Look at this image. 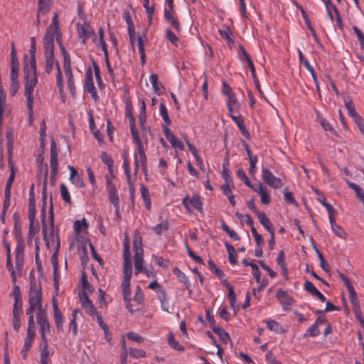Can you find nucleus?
I'll return each instance as SVG.
<instances>
[{
  "label": "nucleus",
  "instance_id": "f257e3e1",
  "mask_svg": "<svg viewBox=\"0 0 364 364\" xmlns=\"http://www.w3.org/2000/svg\"><path fill=\"white\" fill-rule=\"evenodd\" d=\"M41 223L43 239L48 248L55 247L58 251L60 245V237L55 230L53 208L50 210L48 224L46 222V207L41 210Z\"/></svg>",
  "mask_w": 364,
  "mask_h": 364
},
{
  "label": "nucleus",
  "instance_id": "f03ea898",
  "mask_svg": "<svg viewBox=\"0 0 364 364\" xmlns=\"http://www.w3.org/2000/svg\"><path fill=\"white\" fill-rule=\"evenodd\" d=\"M24 95L26 99L27 108L32 112V103H33V92L38 82L36 67L24 66Z\"/></svg>",
  "mask_w": 364,
  "mask_h": 364
},
{
  "label": "nucleus",
  "instance_id": "7ed1b4c3",
  "mask_svg": "<svg viewBox=\"0 0 364 364\" xmlns=\"http://www.w3.org/2000/svg\"><path fill=\"white\" fill-rule=\"evenodd\" d=\"M28 310L37 311V314L46 313L43 308L42 291L40 285L35 282H31L28 291Z\"/></svg>",
  "mask_w": 364,
  "mask_h": 364
},
{
  "label": "nucleus",
  "instance_id": "20e7f679",
  "mask_svg": "<svg viewBox=\"0 0 364 364\" xmlns=\"http://www.w3.org/2000/svg\"><path fill=\"white\" fill-rule=\"evenodd\" d=\"M133 247L134 251V260L135 275H138L140 273H144L147 277H149L151 274V272L144 266V249L141 237H134Z\"/></svg>",
  "mask_w": 364,
  "mask_h": 364
},
{
  "label": "nucleus",
  "instance_id": "39448f33",
  "mask_svg": "<svg viewBox=\"0 0 364 364\" xmlns=\"http://www.w3.org/2000/svg\"><path fill=\"white\" fill-rule=\"evenodd\" d=\"M44 56L46 59L45 71L46 73L50 74L55 66L57 69V84L60 92L63 90V75L60 68L59 63L54 58V48H44Z\"/></svg>",
  "mask_w": 364,
  "mask_h": 364
},
{
  "label": "nucleus",
  "instance_id": "423d86ee",
  "mask_svg": "<svg viewBox=\"0 0 364 364\" xmlns=\"http://www.w3.org/2000/svg\"><path fill=\"white\" fill-rule=\"evenodd\" d=\"M55 38L58 43L61 41V33L59 28L58 15L55 13L50 25L46 30V33L43 38V47L54 48V38Z\"/></svg>",
  "mask_w": 364,
  "mask_h": 364
},
{
  "label": "nucleus",
  "instance_id": "0eeeda50",
  "mask_svg": "<svg viewBox=\"0 0 364 364\" xmlns=\"http://www.w3.org/2000/svg\"><path fill=\"white\" fill-rule=\"evenodd\" d=\"M36 320L39 326V333L41 335L42 343L46 344V343H48L46 338V333H50L51 331V327L47 317V314H36Z\"/></svg>",
  "mask_w": 364,
  "mask_h": 364
},
{
  "label": "nucleus",
  "instance_id": "6e6552de",
  "mask_svg": "<svg viewBox=\"0 0 364 364\" xmlns=\"http://www.w3.org/2000/svg\"><path fill=\"white\" fill-rule=\"evenodd\" d=\"M77 29L78 36L82 40L83 43H85L90 38L94 42H97V36L93 28L87 22L77 23Z\"/></svg>",
  "mask_w": 364,
  "mask_h": 364
},
{
  "label": "nucleus",
  "instance_id": "1a4fd4ad",
  "mask_svg": "<svg viewBox=\"0 0 364 364\" xmlns=\"http://www.w3.org/2000/svg\"><path fill=\"white\" fill-rule=\"evenodd\" d=\"M262 178L266 184L274 189L279 188L283 186L282 179L276 177L271 171L265 167L262 168Z\"/></svg>",
  "mask_w": 364,
  "mask_h": 364
},
{
  "label": "nucleus",
  "instance_id": "9d476101",
  "mask_svg": "<svg viewBox=\"0 0 364 364\" xmlns=\"http://www.w3.org/2000/svg\"><path fill=\"white\" fill-rule=\"evenodd\" d=\"M106 178V188L108 193L109 200L115 208L116 212L119 209V198L118 196L117 191L115 185L112 181L109 176H105Z\"/></svg>",
  "mask_w": 364,
  "mask_h": 364
},
{
  "label": "nucleus",
  "instance_id": "9b49d317",
  "mask_svg": "<svg viewBox=\"0 0 364 364\" xmlns=\"http://www.w3.org/2000/svg\"><path fill=\"white\" fill-rule=\"evenodd\" d=\"M182 203L188 212H192L193 210L201 211L203 209L201 198L198 194H194L191 198L185 196Z\"/></svg>",
  "mask_w": 364,
  "mask_h": 364
},
{
  "label": "nucleus",
  "instance_id": "f8f14e48",
  "mask_svg": "<svg viewBox=\"0 0 364 364\" xmlns=\"http://www.w3.org/2000/svg\"><path fill=\"white\" fill-rule=\"evenodd\" d=\"M50 166L51 169L50 179L55 181V177L58 173V159L56 144L53 139L50 144Z\"/></svg>",
  "mask_w": 364,
  "mask_h": 364
},
{
  "label": "nucleus",
  "instance_id": "ddd939ff",
  "mask_svg": "<svg viewBox=\"0 0 364 364\" xmlns=\"http://www.w3.org/2000/svg\"><path fill=\"white\" fill-rule=\"evenodd\" d=\"M132 276V269H124L123 280L121 284L122 293L124 300H128L131 297L130 280Z\"/></svg>",
  "mask_w": 364,
  "mask_h": 364
},
{
  "label": "nucleus",
  "instance_id": "4468645a",
  "mask_svg": "<svg viewBox=\"0 0 364 364\" xmlns=\"http://www.w3.org/2000/svg\"><path fill=\"white\" fill-rule=\"evenodd\" d=\"M24 249L25 245L23 243V241L21 240H19L16 245L15 252H16V257H15V263H16V268L17 272L21 274V272L23 269V262H24Z\"/></svg>",
  "mask_w": 364,
  "mask_h": 364
},
{
  "label": "nucleus",
  "instance_id": "2eb2a0df",
  "mask_svg": "<svg viewBox=\"0 0 364 364\" xmlns=\"http://www.w3.org/2000/svg\"><path fill=\"white\" fill-rule=\"evenodd\" d=\"M276 296L282 304L284 310L290 309L294 303V299L282 289L277 291Z\"/></svg>",
  "mask_w": 364,
  "mask_h": 364
},
{
  "label": "nucleus",
  "instance_id": "dca6fc26",
  "mask_svg": "<svg viewBox=\"0 0 364 364\" xmlns=\"http://www.w3.org/2000/svg\"><path fill=\"white\" fill-rule=\"evenodd\" d=\"M130 132L133 139V142L136 144V152H141V154H143V152H145L144 146L146 144L141 134H140L139 131L136 128V127L130 128Z\"/></svg>",
  "mask_w": 364,
  "mask_h": 364
},
{
  "label": "nucleus",
  "instance_id": "f3484780",
  "mask_svg": "<svg viewBox=\"0 0 364 364\" xmlns=\"http://www.w3.org/2000/svg\"><path fill=\"white\" fill-rule=\"evenodd\" d=\"M85 89L91 94L95 100L98 99L97 91L93 82V75L91 70H87L85 73Z\"/></svg>",
  "mask_w": 364,
  "mask_h": 364
},
{
  "label": "nucleus",
  "instance_id": "a211bd4d",
  "mask_svg": "<svg viewBox=\"0 0 364 364\" xmlns=\"http://www.w3.org/2000/svg\"><path fill=\"white\" fill-rule=\"evenodd\" d=\"M36 332L26 331V336L24 339L23 348L21 351L22 358L26 360L28 356V353L30 350L35 339Z\"/></svg>",
  "mask_w": 364,
  "mask_h": 364
},
{
  "label": "nucleus",
  "instance_id": "6ab92c4d",
  "mask_svg": "<svg viewBox=\"0 0 364 364\" xmlns=\"http://www.w3.org/2000/svg\"><path fill=\"white\" fill-rule=\"evenodd\" d=\"M134 156L135 173H137L139 166H141L142 168L144 173L146 174L147 171L146 153L143 152V154H141V152H135Z\"/></svg>",
  "mask_w": 364,
  "mask_h": 364
},
{
  "label": "nucleus",
  "instance_id": "aec40b11",
  "mask_svg": "<svg viewBox=\"0 0 364 364\" xmlns=\"http://www.w3.org/2000/svg\"><path fill=\"white\" fill-rule=\"evenodd\" d=\"M261 199V203L264 205H268L271 200L269 191L261 183H259L256 188H253Z\"/></svg>",
  "mask_w": 364,
  "mask_h": 364
},
{
  "label": "nucleus",
  "instance_id": "412c9836",
  "mask_svg": "<svg viewBox=\"0 0 364 364\" xmlns=\"http://www.w3.org/2000/svg\"><path fill=\"white\" fill-rule=\"evenodd\" d=\"M80 310L75 309L71 314L69 323V329L72 331L73 336L76 337L78 333V326L77 321L80 319Z\"/></svg>",
  "mask_w": 364,
  "mask_h": 364
},
{
  "label": "nucleus",
  "instance_id": "4be33fe9",
  "mask_svg": "<svg viewBox=\"0 0 364 364\" xmlns=\"http://www.w3.org/2000/svg\"><path fill=\"white\" fill-rule=\"evenodd\" d=\"M68 168L70 171V181H71V183L74 184L77 188L84 187V182L82 181V178L78 173L77 171L71 166H68Z\"/></svg>",
  "mask_w": 364,
  "mask_h": 364
},
{
  "label": "nucleus",
  "instance_id": "5701e85b",
  "mask_svg": "<svg viewBox=\"0 0 364 364\" xmlns=\"http://www.w3.org/2000/svg\"><path fill=\"white\" fill-rule=\"evenodd\" d=\"M164 18L165 20L172 26L177 32H180L181 31V23L178 20L175 18L173 16V11H166L164 10Z\"/></svg>",
  "mask_w": 364,
  "mask_h": 364
},
{
  "label": "nucleus",
  "instance_id": "b1692460",
  "mask_svg": "<svg viewBox=\"0 0 364 364\" xmlns=\"http://www.w3.org/2000/svg\"><path fill=\"white\" fill-rule=\"evenodd\" d=\"M298 54L300 63L303 64L305 68L311 73L314 82L317 83V77L313 66H311L308 60L304 58L300 50H298Z\"/></svg>",
  "mask_w": 364,
  "mask_h": 364
},
{
  "label": "nucleus",
  "instance_id": "393cba45",
  "mask_svg": "<svg viewBox=\"0 0 364 364\" xmlns=\"http://www.w3.org/2000/svg\"><path fill=\"white\" fill-rule=\"evenodd\" d=\"M48 343H42L40 347L41 351V364H49L50 363V356L53 354L48 349Z\"/></svg>",
  "mask_w": 364,
  "mask_h": 364
},
{
  "label": "nucleus",
  "instance_id": "a878e982",
  "mask_svg": "<svg viewBox=\"0 0 364 364\" xmlns=\"http://www.w3.org/2000/svg\"><path fill=\"white\" fill-rule=\"evenodd\" d=\"M257 218L263 227L270 233L274 231L272 223L267 217L266 214L262 211H257Z\"/></svg>",
  "mask_w": 364,
  "mask_h": 364
},
{
  "label": "nucleus",
  "instance_id": "bb28decb",
  "mask_svg": "<svg viewBox=\"0 0 364 364\" xmlns=\"http://www.w3.org/2000/svg\"><path fill=\"white\" fill-rule=\"evenodd\" d=\"M165 136L167 140L170 142L173 148L175 149H178L180 151H183L184 149V145L183 142L178 139L174 134L172 133H165Z\"/></svg>",
  "mask_w": 364,
  "mask_h": 364
},
{
  "label": "nucleus",
  "instance_id": "cd10ccee",
  "mask_svg": "<svg viewBox=\"0 0 364 364\" xmlns=\"http://www.w3.org/2000/svg\"><path fill=\"white\" fill-rule=\"evenodd\" d=\"M124 269H132L131 255L129 252V244L128 241L124 242Z\"/></svg>",
  "mask_w": 364,
  "mask_h": 364
},
{
  "label": "nucleus",
  "instance_id": "c85d7f7f",
  "mask_svg": "<svg viewBox=\"0 0 364 364\" xmlns=\"http://www.w3.org/2000/svg\"><path fill=\"white\" fill-rule=\"evenodd\" d=\"M267 327L271 331L276 333L281 334L285 333L283 327L277 321L272 319H267L265 321Z\"/></svg>",
  "mask_w": 364,
  "mask_h": 364
},
{
  "label": "nucleus",
  "instance_id": "c756f323",
  "mask_svg": "<svg viewBox=\"0 0 364 364\" xmlns=\"http://www.w3.org/2000/svg\"><path fill=\"white\" fill-rule=\"evenodd\" d=\"M31 60L28 63L25 64L24 66L27 67H36V43L34 37L31 38Z\"/></svg>",
  "mask_w": 364,
  "mask_h": 364
},
{
  "label": "nucleus",
  "instance_id": "7c9ffc66",
  "mask_svg": "<svg viewBox=\"0 0 364 364\" xmlns=\"http://www.w3.org/2000/svg\"><path fill=\"white\" fill-rule=\"evenodd\" d=\"M50 0H39L38 10V20L39 21L41 15L46 14L50 10Z\"/></svg>",
  "mask_w": 364,
  "mask_h": 364
},
{
  "label": "nucleus",
  "instance_id": "2f4dec72",
  "mask_svg": "<svg viewBox=\"0 0 364 364\" xmlns=\"http://www.w3.org/2000/svg\"><path fill=\"white\" fill-rule=\"evenodd\" d=\"M140 191L145 207L147 210H150L151 207V201L148 188L144 185H141Z\"/></svg>",
  "mask_w": 364,
  "mask_h": 364
},
{
  "label": "nucleus",
  "instance_id": "473e14b6",
  "mask_svg": "<svg viewBox=\"0 0 364 364\" xmlns=\"http://www.w3.org/2000/svg\"><path fill=\"white\" fill-rule=\"evenodd\" d=\"M230 117L234 121V122L237 124L238 128L240 129L242 134L245 136H247L249 135V133L247 130L245 128V123L243 119L241 117V116H235L233 114L230 115Z\"/></svg>",
  "mask_w": 364,
  "mask_h": 364
},
{
  "label": "nucleus",
  "instance_id": "72a5a7b5",
  "mask_svg": "<svg viewBox=\"0 0 364 364\" xmlns=\"http://www.w3.org/2000/svg\"><path fill=\"white\" fill-rule=\"evenodd\" d=\"M32 213L33 215H36L34 184L31 186L29 190L28 215H31Z\"/></svg>",
  "mask_w": 364,
  "mask_h": 364
},
{
  "label": "nucleus",
  "instance_id": "f704fd0d",
  "mask_svg": "<svg viewBox=\"0 0 364 364\" xmlns=\"http://www.w3.org/2000/svg\"><path fill=\"white\" fill-rule=\"evenodd\" d=\"M158 298L161 303V308L163 311L169 312V304L166 293L163 289H160Z\"/></svg>",
  "mask_w": 364,
  "mask_h": 364
},
{
  "label": "nucleus",
  "instance_id": "c9c22d12",
  "mask_svg": "<svg viewBox=\"0 0 364 364\" xmlns=\"http://www.w3.org/2000/svg\"><path fill=\"white\" fill-rule=\"evenodd\" d=\"M231 186L232 185L223 184L221 186V189L223 192V194L227 196V198H228L230 203L232 206H234V205H235V196L232 193Z\"/></svg>",
  "mask_w": 364,
  "mask_h": 364
},
{
  "label": "nucleus",
  "instance_id": "e433bc0d",
  "mask_svg": "<svg viewBox=\"0 0 364 364\" xmlns=\"http://www.w3.org/2000/svg\"><path fill=\"white\" fill-rule=\"evenodd\" d=\"M345 107L348 111V115L354 120L360 116L355 111L353 103L351 100H345Z\"/></svg>",
  "mask_w": 364,
  "mask_h": 364
},
{
  "label": "nucleus",
  "instance_id": "4c0bfd02",
  "mask_svg": "<svg viewBox=\"0 0 364 364\" xmlns=\"http://www.w3.org/2000/svg\"><path fill=\"white\" fill-rule=\"evenodd\" d=\"M227 288L228 289V299L230 300V306L234 311H237L238 306L235 305L236 294L234 291L233 287L230 284H227Z\"/></svg>",
  "mask_w": 364,
  "mask_h": 364
},
{
  "label": "nucleus",
  "instance_id": "58836bf2",
  "mask_svg": "<svg viewBox=\"0 0 364 364\" xmlns=\"http://www.w3.org/2000/svg\"><path fill=\"white\" fill-rule=\"evenodd\" d=\"M225 247L228 252V259L231 264L235 265L237 264V253L234 247L229 243H225Z\"/></svg>",
  "mask_w": 364,
  "mask_h": 364
},
{
  "label": "nucleus",
  "instance_id": "ea45409f",
  "mask_svg": "<svg viewBox=\"0 0 364 364\" xmlns=\"http://www.w3.org/2000/svg\"><path fill=\"white\" fill-rule=\"evenodd\" d=\"M348 294H349V297H350L353 308L355 311V315L358 318V314L360 313V306H359V301L358 299L355 290L353 291Z\"/></svg>",
  "mask_w": 364,
  "mask_h": 364
},
{
  "label": "nucleus",
  "instance_id": "a19ab883",
  "mask_svg": "<svg viewBox=\"0 0 364 364\" xmlns=\"http://www.w3.org/2000/svg\"><path fill=\"white\" fill-rule=\"evenodd\" d=\"M317 119L321 126L323 128L324 130L328 131L334 135H337L336 131L333 128L332 125L328 122H327L319 114H318Z\"/></svg>",
  "mask_w": 364,
  "mask_h": 364
},
{
  "label": "nucleus",
  "instance_id": "79ce46f5",
  "mask_svg": "<svg viewBox=\"0 0 364 364\" xmlns=\"http://www.w3.org/2000/svg\"><path fill=\"white\" fill-rule=\"evenodd\" d=\"M89 124H90V128L95 136V138L99 141V142H101L102 141V139H103V136L102 134H101V132H100L99 129H97L96 127H95V122H94V119L92 118V117H90V120H89Z\"/></svg>",
  "mask_w": 364,
  "mask_h": 364
},
{
  "label": "nucleus",
  "instance_id": "37998d69",
  "mask_svg": "<svg viewBox=\"0 0 364 364\" xmlns=\"http://www.w3.org/2000/svg\"><path fill=\"white\" fill-rule=\"evenodd\" d=\"M169 224L167 220H163L153 228V230L157 235H161L168 229Z\"/></svg>",
  "mask_w": 364,
  "mask_h": 364
},
{
  "label": "nucleus",
  "instance_id": "c03bdc74",
  "mask_svg": "<svg viewBox=\"0 0 364 364\" xmlns=\"http://www.w3.org/2000/svg\"><path fill=\"white\" fill-rule=\"evenodd\" d=\"M218 32L220 33V37L226 40L229 44L233 43V40L231 37L232 33L228 27L225 26L222 28H220L218 30Z\"/></svg>",
  "mask_w": 364,
  "mask_h": 364
},
{
  "label": "nucleus",
  "instance_id": "a18cd8bd",
  "mask_svg": "<svg viewBox=\"0 0 364 364\" xmlns=\"http://www.w3.org/2000/svg\"><path fill=\"white\" fill-rule=\"evenodd\" d=\"M54 320L58 331H63V316L60 311L54 313Z\"/></svg>",
  "mask_w": 364,
  "mask_h": 364
},
{
  "label": "nucleus",
  "instance_id": "49530a36",
  "mask_svg": "<svg viewBox=\"0 0 364 364\" xmlns=\"http://www.w3.org/2000/svg\"><path fill=\"white\" fill-rule=\"evenodd\" d=\"M168 345L174 350H183L184 348L182 345H181L178 342H177L175 338L173 333H169L168 336Z\"/></svg>",
  "mask_w": 364,
  "mask_h": 364
},
{
  "label": "nucleus",
  "instance_id": "de8ad7c7",
  "mask_svg": "<svg viewBox=\"0 0 364 364\" xmlns=\"http://www.w3.org/2000/svg\"><path fill=\"white\" fill-rule=\"evenodd\" d=\"M34 311H29L26 309V314L28 316V328L26 331L36 332L35 321L33 313Z\"/></svg>",
  "mask_w": 364,
  "mask_h": 364
},
{
  "label": "nucleus",
  "instance_id": "09e8293b",
  "mask_svg": "<svg viewBox=\"0 0 364 364\" xmlns=\"http://www.w3.org/2000/svg\"><path fill=\"white\" fill-rule=\"evenodd\" d=\"M122 167H123L124 173L126 174L127 182H128V183H130L131 171L129 168V162L128 155L127 154H124L123 156Z\"/></svg>",
  "mask_w": 364,
  "mask_h": 364
},
{
  "label": "nucleus",
  "instance_id": "8fccbe9b",
  "mask_svg": "<svg viewBox=\"0 0 364 364\" xmlns=\"http://www.w3.org/2000/svg\"><path fill=\"white\" fill-rule=\"evenodd\" d=\"M166 38L170 41L172 44H173L176 48L179 47V38L172 32L170 29H166Z\"/></svg>",
  "mask_w": 364,
  "mask_h": 364
},
{
  "label": "nucleus",
  "instance_id": "3c124183",
  "mask_svg": "<svg viewBox=\"0 0 364 364\" xmlns=\"http://www.w3.org/2000/svg\"><path fill=\"white\" fill-rule=\"evenodd\" d=\"M222 229L230 237L235 240H240L239 235L232 229L229 228V226L224 222L221 223Z\"/></svg>",
  "mask_w": 364,
  "mask_h": 364
},
{
  "label": "nucleus",
  "instance_id": "603ef678",
  "mask_svg": "<svg viewBox=\"0 0 364 364\" xmlns=\"http://www.w3.org/2000/svg\"><path fill=\"white\" fill-rule=\"evenodd\" d=\"M213 331L220 337L224 343H228V342L230 341V336L224 329L218 327L215 328Z\"/></svg>",
  "mask_w": 364,
  "mask_h": 364
},
{
  "label": "nucleus",
  "instance_id": "864d4df0",
  "mask_svg": "<svg viewBox=\"0 0 364 364\" xmlns=\"http://www.w3.org/2000/svg\"><path fill=\"white\" fill-rule=\"evenodd\" d=\"M73 228L76 233L79 235L83 230H85L87 228V223L85 219L76 220L74 223Z\"/></svg>",
  "mask_w": 364,
  "mask_h": 364
},
{
  "label": "nucleus",
  "instance_id": "5fc2aeb1",
  "mask_svg": "<svg viewBox=\"0 0 364 364\" xmlns=\"http://www.w3.org/2000/svg\"><path fill=\"white\" fill-rule=\"evenodd\" d=\"M11 83H10V87H9V92L11 96H14L16 92H18L20 83L18 78H10Z\"/></svg>",
  "mask_w": 364,
  "mask_h": 364
},
{
  "label": "nucleus",
  "instance_id": "6e6d98bb",
  "mask_svg": "<svg viewBox=\"0 0 364 364\" xmlns=\"http://www.w3.org/2000/svg\"><path fill=\"white\" fill-rule=\"evenodd\" d=\"M159 113L163 120L166 124H170L171 121L168 117L167 109L164 103H161L159 106Z\"/></svg>",
  "mask_w": 364,
  "mask_h": 364
},
{
  "label": "nucleus",
  "instance_id": "4d7b16f0",
  "mask_svg": "<svg viewBox=\"0 0 364 364\" xmlns=\"http://www.w3.org/2000/svg\"><path fill=\"white\" fill-rule=\"evenodd\" d=\"M60 195L63 200L68 203H70L71 198L70 196V193L68 190L67 186L65 184H61L60 186Z\"/></svg>",
  "mask_w": 364,
  "mask_h": 364
},
{
  "label": "nucleus",
  "instance_id": "13d9d810",
  "mask_svg": "<svg viewBox=\"0 0 364 364\" xmlns=\"http://www.w3.org/2000/svg\"><path fill=\"white\" fill-rule=\"evenodd\" d=\"M129 353L132 358L136 359L144 358L146 355V352L144 350L137 348H129Z\"/></svg>",
  "mask_w": 364,
  "mask_h": 364
},
{
  "label": "nucleus",
  "instance_id": "bf43d9fd",
  "mask_svg": "<svg viewBox=\"0 0 364 364\" xmlns=\"http://www.w3.org/2000/svg\"><path fill=\"white\" fill-rule=\"evenodd\" d=\"M174 274H176V276L179 282L184 284L186 287L188 286L189 282H188V277L186 276V274L183 272H182L178 268H176L174 269Z\"/></svg>",
  "mask_w": 364,
  "mask_h": 364
},
{
  "label": "nucleus",
  "instance_id": "052dcab7",
  "mask_svg": "<svg viewBox=\"0 0 364 364\" xmlns=\"http://www.w3.org/2000/svg\"><path fill=\"white\" fill-rule=\"evenodd\" d=\"M134 301L138 304H142L144 301V294L139 285L136 287Z\"/></svg>",
  "mask_w": 364,
  "mask_h": 364
},
{
  "label": "nucleus",
  "instance_id": "680f3d73",
  "mask_svg": "<svg viewBox=\"0 0 364 364\" xmlns=\"http://www.w3.org/2000/svg\"><path fill=\"white\" fill-rule=\"evenodd\" d=\"M348 185L350 188L355 191L358 198L362 201L363 198H364V192L361 190V188L358 185L352 182L348 181Z\"/></svg>",
  "mask_w": 364,
  "mask_h": 364
},
{
  "label": "nucleus",
  "instance_id": "e2e57ef3",
  "mask_svg": "<svg viewBox=\"0 0 364 364\" xmlns=\"http://www.w3.org/2000/svg\"><path fill=\"white\" fill-rule=\"evenodd\" d=\"M85 312L92 317H94L97 314V311L92 302L87 304L82 307Z\"/></svg>",
  "mask_w": 364,
  "mask_h": 364
},
{
  "label": "nucleus",
  "instance_id": "0e129e2a",
  "mask_svg": "<svg viewBox=\"0 0 364 364\" xmlns=\"http://www.w3.org/2000/svg\"><path fill=\"white\" fill-rule=\"evenodd\" d=\"M257 162V156L256 155L250 156V173L255 175L257 172L256 164Z\"/></svg>",
  "mask_w": 364,
  "mask_h": 364
},
{
  "label": "nucleus",
  "instance_id": "69168bd1",
  "mask_svg": "<svg viewBox=\"0 0 364 364\" xmlns=\"http://www.w3.org/2000/svg\"><path fill=\"white\" fill-rule=\"evenodd\" d=\"M227 105H231L235 107L236 109H239L240 107V102L237 101L236 97L232 94L228 96Z\"/></svg>",
  "mask_w": 364,
  "mask_h": 364
},
{
  "label": "nucleus",
  "instance_id": "338daca9",
  "mask_svg": "<svg viewBox=\"0 0 364 364\" xmlns=\"http://www.w3.org/2000/svg\"><path fill=\"white\" fill-rule=\"evenodd\" d=\"M304 289L311 294L312 295H315L318 292V289L315 287L314 284L309 281H306L304 283Z\"/></svg>",
  "mask_w": 364,
  "mask_h": 364
},
{
  "label": "nucleus",
  "instance_id": "774afa93",
  "mask_svg": "<svg viewBox=\"0 0 364 364\" xmlns=\"http://www.w3.org/2000/svg\"><path fill=\"white\" fill-rule=\"evenodd\" d=\"M353 28L358 38L361 48H364V34L357 26H354Z\"/></svg>",
  "mask_w": 364,
  "mask_h": 364
}]
</instances>
